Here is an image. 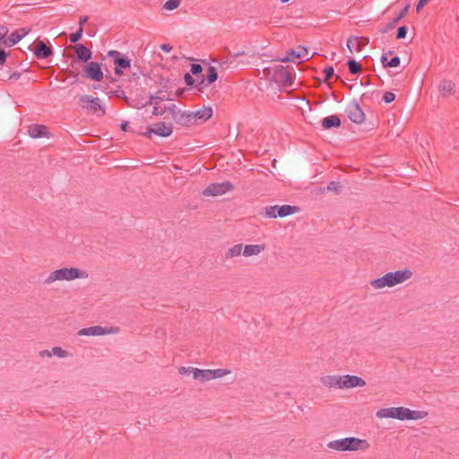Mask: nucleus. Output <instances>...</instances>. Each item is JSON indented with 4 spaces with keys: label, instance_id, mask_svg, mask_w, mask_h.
Returning a JSON list of instances; mask_svg holds the SVG:
<instances>
[{
    "label": "nucleus",
    "instance_id": "bb28decb",
    "mask_svg": "<svg viewBox=\"0 0 459 459\" xmlns=\"http://www.w3.org/2000/svg\"><path fill=\"white\" fill-rule=\"evenodd\" d=\"M193 377L202 382L210 381L212 380L211 369H200L195 368V370H193Z\"/></svg>",
    "mask_w": 459,
    "mask_h": 459
},
{
    "label": "nucleus",
    "instance_id": "f704fd0d",
    "mask_svg": "<svg viewBox=\"0 0 459 459\" xmlns=\"http://www.w3.org/2000/svg\"><path fill=\"white\" fill-rule=\"evenodd\" d=\"M348 67L352 74H356L361 70V65L353 59L348 61Z\"/></svg>",
    "mask_w": 459,
    "mask_h": 459
},
{
    "label": "nucleus",
    "instance_id": "0eeeda50",
    "mask_svg": "<svg viewBox=\"0 0 459 459\" xmlns=\"http://www.w3.org/2000/svg\"><path fill=\"white\" fill-rule=\"evenodd\" d=\"M108 56L113 59L116 74L121 75L123 74V69L130 67L131 60L119 51L110 50L108 52Z\"/></svg>",
    "mask_w": 459,
    "mask_h": 459
},
{
    "label": "nucleus",
    "instance_id": "a878e982",
    "mask_svg": "<svg viewBox=\"0 0 459 459\" xmlns=\"http://www.w3.org/2000/svg\"><path fill=\"white\" fill-rule=\"evenodd\" d=\"M299 211L298 206L284 204L281 206L278 205V217L283 218L291 214H294Z\"/></svg>",
    "mask_w": 459,
    "mask_h": 459
},
{
    "label": "nucleus",
    "instance_id": "a19ab883",
    "mask_svg": "<svg viewBox=\"0 0 459 459\" xmlns=\"http://www.w3.org/2000/svg\"><path fill=\"white\" fill-rule=\"evenodd\" d=\"M407 31H408V29L406 26L399 27L398 30H397V34H396V39H404L406 37Z\"/></svg>",
    "mask_w": 459,
    "mask_h": 459
},
{
    "label": "nucleus",
    "instance_id": "58836bf2",
    "mask_svg": "<svg viewBox=\"0 0 459 459\" xmlns=\"http://www.w3.org/2000/svg\"><path fill=\"white\" fill-rule=\"evenodd\" d=\"M83 28H78L77 31L74 33H72L70 35V41L73 43H76L79 41L82 36Z\"/></svg>",
    "mask_w": 459,
    "mask_h": 459
},
{
    "label": "nucleus",
    "instance_id": "6e6d98bb",
    "mask_svg": "<svg viewBox=\"0 0 459 459\" xmlns=\"http://www.w3.org/2000/svg\"><path fill=\"white\" fill-rule=\"evenodd\" d=\"M152 114L155 115V116L162 115L163 111L161 109H160L157 106H154L153 107V110H152Z\"/></svg>",
    "mask_w": 459,
    "mask_h": 459
},
{
    "label": "nucleus",
    "instance_id": "5701e85b",
    "mask_svg": "<svg viewBox=\"0 0 459 459\" xmlns=\"http://www.w3.org/2000/svg\"><path fill=\"white\" fill-rule=\"evenodd\" d=\"M34 55L39 59H45L52 55V49L47 47L43 41H39L35 47Z\"/></svg>",
    "mask_w": 459,
    "mask_h": 459
},
{
    "label": "nucleus",
    "instance_id": "f8f14e48",
    "mask_svg": "<svg viewBox=\"0 0 459 459\" xmlns=\"http://www.w3.org/2000/svg\"><path fill=\"white\" fill-rule=\"evenodd\" d=\"M84 72L86 77L92 81L100 82L103 79V73L101 71L100 64L97 62L89 63L85 66Z\"/></svg>",
    "mask_w": 459,
    "mask_h": 459
},
{
    "label": "nucleus",
    "instance_id": "13d9d810",
    "mask_svg": "<svg viewBox=\"0 0 459 459\" xmlns=\"http://www.w3.org/2000/svg\"><path fill=\"white\" fill-rule=\"evenodd\" d=\"M244 55H245L244 51H238V52L233 53L232 56L233 57H238V56H244Z\"/></svg>",
    "mask_w": 459,
    "mask_h": 459
},
{
    "label": "nucleus",
    "instance_id": "49530a36",
    "mask_svg": "<svg viewBox=\"0 0 459 459\" xmlns=\"http://www.w3.org/2000/svg\"><path fill=\"white\" fill-rule=\"evenodd\" d=\"M195 368H192V367H180L178 368V373L180 375H185V374H188V373H192L193 374V370H195Z\"/></svg>",
    "mask_w": 459,
    "mask_h": 459
},
{
    "label": "nucleus",
    "instance_id": "37998d69",
    "mask_svg": "<svg viewBox=\"0 0 459 459\" xmlns=\"http://www.w3.org/2000/svg\"><path fill=\"white\" fill-rule=\"evenodd\" d=\"M324 72H325V81L326 82L333 76L334 70H333V67L329 66V67L325 68Z\"/></svg>",
    "mask_w": 459,
    "mask_h": 459
},
{
    "label": "nucleus",
    "instance_id": "680f3d73",
    "mask_svg": "<svg viewBox=\"0 0 459 459\" xmlns=\"http://www.w3.org/2000/svg\"><path fill=\"white\" fill-rule=\"evenodd\" d=\"M13 77H14V78H18V75H16V74H13V75L11 76V78H13Z\"/></svg>",
    "mask_w": 459,
    "mask_h": 459
},
{
    "label": "nucleus",
    "instance_id": "79ce46f5",
    "mask_svg": "<svg viewBox=\"0 0 459 459\" xmlns=\"http://www.w3.org/2000/svg\"><path fill=\"white\" fill-rule=\"evenodd\" d=\"M395 99V95L391 91H385L383 95V101L385 103H391Z\"/></svg>",
    "mask_w": 459,
    "mask_h": 459
},
{
    "label": "nucleus",
    "instance_id": "4be33fe9",
    "mask_svg": "<svg viewBox=\"0 0 459 459\" xmlns=\"http://www.w3.org/2000/svg\"><path fill=\"white\" fill-rule=\"evenodd\" d=\"M265 249L264 244L246 245L243 246V255L246 257L258 255Z\"/></svg>",
    "mask_w": 459,
    "mask_h": 459
},
{
    "label": "nucleus",
    "instance_id": "4c0bfd02",
    "mask_svg": "<svg viewBox=\"0 0 459 459\" xmlns=\"http://www.w3.org/2000/svg\"><path fill=\"white\" fill-rule=\"evenodd\" d=\"M341 189V185L339 182L332 181L326 186V191L339 193Z\"/></svg>",
    "mask_w": 459,
    "mask_h": 459
},
{
    "label": "nucleus",
    "instance_id": "a211bd4d",
    "mask_svg": "<svg viewBox=\"0 0 459 459\" xmlns=\"http://www.w3.org/2000/svg\"><path fill=\"white\" fill-rule=\"evenodd\" d=\"M455 83L449 80H443L438 83L437 89L440 95L444 98H447L455 92Z\"/></svg>",
    "mask_w": 459,
    "mask_h": 459
},
{
    "label": "nucleus",
    "instance_id": "393cba45",
    "mask_svg": "<svg viewBox=\"0 0 459 459\" xmlns=\"http://www.w3.org/2000/svg\"><path fill=\"white\" fill-rule=\"evenodd\" d=\"M341 126V119L337 115L328 116L322 120V126L324 129H330L332 127H339Z\"/></svg>",
    "mask_w": 459,
    "mask_h": 459
},
{
    "label": "nucleus",
    "instance_id": "20e7f679",
    "mask_svg": "<svg viewBox=\"0 0 459 459\" xmlns=\"http://www.w3.org/2000/svg\"><path fill=\"white\" fill-rule=\"evenodd\" d=\"M120 332L119 327L110 326L104 327L101 325H94L90 327L82 328L78 331L80 336H100L106 334H117Z\"/></svg>",
    "mask_w": 459,
    "mask_h": 459
},
{
    "label": "nucleus",
    "instance_id": "09e8293b",
    "mask_svg": "<svg viewBox=\"0 0 459 459\" xmlns=\"http://www.w3.org/2000/svg\"><path fill=\"white\" fill-rule=\"evenodd\" d=\"M39 356L40 358H46V357L50 358V357H52L51 351H48V350H42V351H40L39 352Z\"/></svg>",
    "mask_w": 459,
    "mask_h": 459
},
{
    "label": "nucleus",
    "instance_id": "a18cd8bd",
    "mask_svg": "<svg viewBox=\"0 0 459 459\" xmlns=\"http://www.w3.org/2000/svg\"><path fill=\"white\" fill-rule=\"evenodd\" d=\"M203 71V68L201 66V65L199 64H193L192 66H191V72L193 74L195 75H199L201 74Z\"/></svg>",
    "mask_w": 459,
    "mask_h": 459
},
{
    "label": "nucleus",
    "instance_id": "e2e57ef3",
    "mask_svg": "<svg viewBox=\"0 0 459 459\" xmlns=\"http://www.w3.org/2000/svg\"><path fill=\"white\" fill-rule=\"evenodd\" d=\"M201 76H202L201 82H204V75H201Z\"/></svg>",
    "mask_w": 459,
    "mask_h": 459
},
{
    "label": "nucleus",
    "instance_id": "2f4dec72",
    "mask_svg": "<svg viewBox=\"0 0 459 459\" xmlns=\"http://www.w3.org/2000/svg\"><path fill=\"white\" fill-rule=\"evenodd\" d=\"M181 0H167L163 4V8L168 11H173L179 6Z\"/></svg>",
    "mask_w": 459,
    "mask_h": 459
},
{
    "label": "nucleus",
    "instance_id": "052dcab7",
    "mask_svg": "<svg viewBox=\"0 0 459 459\" xmlns=\"http://www.w3.org/2000/svg\"><path fill=\"white\" fill-rule=\"evenodd\" d=\"M281 3L285 4L288 3L290 0H279Z\"/></svg>",
    "mask_w": 459,
    "mask_h": 459
},
{
    "label": "nucleus",
    "instance_id": "aec40b11",
    "mask_svg": "<svg viewBox=\"0 0 459 459\" xmlns=\"http://www.w3.org/2000/svg\"><path fill=\"white\" fill-rule=\"evenodd\" d=\"M192 115L194 117L195 124L198 123L199 121L204 122L212 117V109L211 107H204L195 112H192Z\"/></svg>",
    "mask_w": 459,
    "mask_h": 459
},
{
    "label": "nucleus",
    "instance_id": "bf43d9fd",
    "mask_svg": "<svg viewBox=\"0 0 459 459\" xmlns=\"http://www.w3.org/2000/svg\"><path fill=\"white\" fill-rule=\"evenodd\" d=\"M122 131H126L127 128V122H124L120 126Z\"/></svg>",
    "mask_w": 459,
    "mask_h": 459
},
{
    "label": "nucleus",
    "instance_id": "1a4fd4ad",
    "mask_svg": "<svg viewBox=\"0 0 459 459\" xmlns=\"http://www.w3.org/2000/svg\"><path fill=\"white\" fill-rule=\"evenodd\" d=\"M233 189V186L230 182L225 181L222 183H213L209 185L203 192L206 196H217L226 194L227 192Z\"/></svg>",
    "mask_w": 459,
    "mask_h": 459
},
{
    "label": "nucleus",
    "instance_id": "9d476101",
    "mask_svg": "<svg viewBox=\"0 0 459 459\" xmlns=\"http://www.w3.org/2000/svg\"><path fill=\"white\" fill-rule=\"evenodd\" d=\"M345 112L349 119L355 124H362L365 121V114L357 101L351 102Z\"/></svg>",
    "mask_w": 459,
    "mask_h": 459
},
{
    "label": "nucleus",
    "instance_id": "f257e3e1",
    "mask_svg": "<svg viewBox=\"0 0 459 459\" xmlns=\"http://www.w3.org/2000/svg\"><path fill=\"white\" fill-rule=\"evenodd\" d=\"M320 383L327 388L350 389L363 387L366 381L357 376L351 375H326L320 377Z\"/></svg>",
    "mask_w": 459,
    "mask_h": 459
},
{
    "label": "nucleus",
    "instance_id": "f03ea898",
    "mask_svg": "<svg viewBox=\"0 0 459 459\" xmlns=\"http://www.w3.org/2000/svg\"><path fill=\"white\" fill-rule=\"evenodd\" d=\"M412 272L409 269L389 272L380 278L370 281L369 284L373 290H381L385 287H394L411 279Z\"/></svg>",
    "mask_w": 459,
    "mask_h": 459
},
{
    "label": "nucleus",
    "instance_id": "5fc2aeb1",
    "mask_svg": "<svg viewBox=\"0 0 459 459\" xmlns=\"http://www.w3.org/2000/svg\"><path fill=\"white\" fill-rule=\"evenodd\" d=\"M387 54H384L382 56H381V62H382V65H384V67H387V65L388 64V59H387V56H386Z\"/></svg>",
    "mask_w": 459,
    "mask_h": 459
},
{
    "label": "nucleus",
    "instance_id": "e433bc0d",
    "mask_svg": "<svg viewBox=\"0 0 459 459\" xmlns=\"http://www.w3.org/2000/svg\"><path fill=\"white\" fill-rule=\"evenodd\" d=\"M167 100V97L165 94H160V95H152L150 94L148 101L144 104V106L151 105L153 101L159 100L163 101Z\"/></svg>",
    "mask_w": 459,
    "mask_h": 459
},
{
    "label": "nucleus",
    "instance_id": "f3484780",
    "mask_svg": "<svg viewBox=\"0 0 459 459\" xmlns=\"http://www.w3.org/2000/svg\"><path fill=\"white\" fill-rule=\"evenodd\" d=\"M350 446L351 445L349 443V437L333 440L327 444V447L329 449L340 451V452L350 451Z\"/></svg>",
    "mask_w": 459,
    "mask_h": 459
},
{
    "label": "nucleus",
    "instance_id": "ddd939ff",
    "mask_svg": "<svg viewBox=\"0 0 459 459\" xmlns=\"http://www.w3.org/2000/svg\"><path fill=\"white\" fill-rule=\"evenodd\" d=\"M147 134L149 136L151 134H154L159 136L166 137L172 134V126L165 122H159L153 125V126L148 130Z\"/></svg>",
    "mask_w": 459,
    "mask_h": 459
},
{
    "label": "nucleus",
    "instance_id": "7ed1b4c3",
    "mask_svg": "<svg viewBox=\"0 0 459 459\" xmlns=\"http://www.w3.org/2000/svg\"><path fill=\"white\" fill-rule=\"evenodd\" d=\"M88 276V273L84 270H81L75 267H64L49 273V274L44 280V284L50 285L57 281H71L76 279H87Z\"/></svg>",
    "mask_w": 459,
    "mask_h": 459
},
{
    "label": "nucleus",
    "instance_id": "dca6fc26",
    "mask_svg": "<svg viewBox=\"0 0 459 459\" xmlns=\"http://www.w3.org/2000/svg\"><path fill=\"white\" fill-rule=\"evenodd\" d=\"M349 443H350V451L355 452V451H367L370 445L366 439H360L358 437H349Z\"/></svg>",
    "mask_w": 459,
    "mask_h": 459
},
{
    "label": "nucleus",
    "instance_id": "4d7b16f0",
    "mask_svg": "<svg viewBox=\"0 0 459 459\" xmlns=\"http://www.w3.org/2000/svg\"><path fill=\"white\" fill-rule=\"evenodd\" d=\"M114 94H115L117 97L120 98V97H122V96H124V95H125V92H124V91H123L122 89L118 88L117 90H116V91H114Z\"/></svg>",
    "mask_w": 459,
    "mask_h": 459
},
{
    "label": "nucleus",
    "instance_id": "864d4df0",
    "mask_svg": "<svg viewBox=\"0 0 459 459\" xmlns=\"http://www.w3.org/2000/svg\"><path fill=\"white\" fill-rule=\"evenodd\" d=\"M160 49L163 50L164 52L169 53V52L171 51L172 47L170 45H169V44H162L160 46Z\"/></svg>",
    "mask_w": 459,
    "mask_h": 459
},
{
    "label": "nucleus",
    "instance_id": "c756f323",
    "mask_svg": "<svg viewBox=\"0 0 459 459\" xmlns=\"http://www.w3.org/2000/svg\"><path fill=\"white\" fill-rule=\"evenodd\" d=\"M394 407L383 408L377 411L376 416L379 419L393 418L394 419Z\"/></svg>",
    "mask_w": 459,
    "mask_h": 459
},
{
    "label": "nucleus",
    "instance_id": "b1692460",
    "mask_svg": "<svg viewBox=\"0 0 459 459\" xmlns=\"http://www.w3.org/2000/svg\"><path fill=\"white\" fill-rule=\"evenodd\" d=\"M27 31L24 29H21L20 30H15L9 37H7L6 41L4 42V47H13L16 43H18L25 35Z\"/></svg>",
    "mask_w": 459,
    "mask_h": 459
},
{
    "label": "nucleus",
    "instance_id": "3c124183",
    "mask_svg": "<svg viewBox=\"0 0 459 459\" xmlns=\"http://www.w3.org/2000/svg\"><path fill=\"white\" fill-rule=\"evenodd\" d=\"M6 53L4 49H0V65H4L6 59Z\"/></svg>",
    "mask_w": 459,
    "mask_h": 459
},
{
    "label": "nucleus",
    "instance_id": "c9c22d12",
    "mask_svg": "<svg viewBox=\"0 0 459 459\" xmlns=\"http://www.w3.org/2000/svg\"><path fill=\"white\" fill-rule=\"evenodd\" d=\"M52 356H56L57 358H66L69 356V353L62 349L61 347H53L51 350Z\"/></svg>",
    "mask_w": 459,
    "mask_h": 459
},
{
    "label": "nucleus",
    "instance_id": "603ef678",
    "mask_svg": "<svg viewBox=\"0 0 459 459\" xmlns=\"http://www.w3.org/2000/svg\"><path fill=\"white\" fill-rule=\"evenodd\" d=\"M88 16H82L79 20V28H83V25L88 22Z\"/></svg>",
    "mask_w": 459,
    "mask_h": 459
},
{
    "label": "nucleus",
    "instance_id": "72a5a7b5",
    "mask_svg": "<svg viewBox=\"0 0 459 459\" xmlns=\"http://www.w3.org/2000/svg\"><path fill=\"white\" fill-rule=\"evenodd\" d=\"M278 205L266 206L264 208V214L268 218H276L278 217Z\"/></svg>",
    "mask_w": 459,
    "mask_h": 459
},
{
    "label": "nucleus",
    "instance_id": "423d86ee",
    "mask_svg": "<svg viewBox=\"0 0 459 459\" xmlns=\"http://www.w3.org/2000/svg\"><path fill=\"white\" fill-rule=\"evenodd\" d=\"M80 102L84 109L90 110L93 113L100 112V116H104L106 113L99 98H95L91 95H82L80 97Z\"/></svg>",
    "mask_w": 459,
    "mask_h": 459
},
{
    "label": "nucleus",
    "instance_id": "c03bdc74",
    "mask_svg": "<svg viewBox=\"0 0 459 459\" xmlns=\"http://www.w3.org/2000/svg\"><path fill=\"white\" fill-rule=\"evenodd\" d=\"M400 57L399 56H394L391 60H389L387 65V67H397L400 65Z\"/></svg>",
    "mask_w": 459,
    "mask_h": 459
},
{
    "label": "nucleus",
    "instance_id": "c85d7f7f",
    "mask_svg": "<svg viewBox=\"0 0 459 459\" xmlns=\"http://www.w3.org/2000/svg\"><path fill=\"white\" fill-rule=\"evenodd\" d=\"M408 10H409V5H406V6H405L402 11H401V13H399L395 18H394V19H393V21H392L390 23H388V24L386 25V27H385L382 31H383V32H386V31H388L389 30H392V29L395 26V24H396L400 20H402V19L404 17V15L408 13Z\"/></svg>",
    "mask_w": 459,
    "mask_h": 459
},
{
    "label": "nucleus",
    "instance_id": "2eb2a0df",
    "mask_svg": "<svg viewBox=\"0 0 459 459\" xmlns=\"http://www.w3.org/2000/svg\"><path fill=\"white\" fill-rule=\"evenodd\" d=\"M173 118L178 124L183 126H189L195 124L192 112L178 111L173 114Z\"/></svg>",
    "mask_w": 459,
    "mask_h": 459
},
{
    "label": "nucleus",
    "instance_id": "ea45409f",
    "mask_svg": "<svg viewBox=\"0 0 459 459\" xmlns=\"http://www.w3.org/2000/svg\"><path fill=\"white\" fill-rule=\"evenodd\" d=\"M8 28L6 26H0V45L4 46V42L7 39Z\"/></svg>",
    "mask_w": 459,
    "mask_h": 459
},
{
    "label": "nucleus",
    "instance_id": "cd10ccee",
    "mask_svg": "<svg viewBox=\"0 0 459 459\" xmlns=\"http://www.w3.org/2000/svg\"><path fill=\"white\" fill-rule=\"evenodd\" d=\"M240 255H243V245L236 244L226 250L225 258L232 259L234 257L239 256Z\"/></svg>",
    "mask_w": 459,
    "mask_h": 459
},
{
    "label": "nucleus",
    "instance_id": "6e6552de",
    "mask_svg": "<svg viewBox=\"0 0 459 459\" xmlns=\"http://www.w3.org/2000/svg\"><path fill=\"white\" fill-rule=\"evenodd\" d=\"M294 74L282 65L274 68L273 80L283 86L289 87L293 84Z\"/></svg>",
    "mask_w": 459,
    "mask_h": 459
},
{
    "label": "nucleus",
    "instance_id": "473e14b6",
    "mask_svg": "<svg viewBox=\"0 0 459 459\" xmlns=\"http://www.w3.org/2000/svg\"><path fill=\"white\" fill-rule=\"evenodd\" d=\"M217 78H218V74H217L216 68L213 66H209L207 75H206V79H207L208 82L212 83L217 80Z\"/></svg>",
    "mask_w": 459,
    "mask_h": 459
},
{
    "label": "nucleus",
    "instance_id": "412c9836",
    "mask_svg": "<svg viewBox=\"0 0 459 459\" xmlns=\"http://www.w3.org/2000/svg\"><path fill=\"white\" fill-rule=\"evenodd\" d=\"M76 56L79 60L86 63L91 58V51L82 44H76L74 47Z\"/></svg>",
    "mask_w": 459,
    "mask_h": 459
},
{
    "label": "nucleus",
    "instance_id": "6ab92c4d",
    "mask_svg": "<svg viewBox=\"0 0 459 459\" xmlns=\"http://www.w3.org/2000/svg\"><path fill=\"white\" fill-rule=\"evenodd\" d=\"M28 133L32 138H39V137H49L50 133L48 131L47 127L43 125H31L28 128Z\"/></svg>",
    "mask_w": 459,
    "mask_h": 459
},
{
    "label": "nucleus",
    "instance_id": "7c9ffc66",
    "mask_svg": "<svg viewBox=\"0 0 459 459\" xmlns=\"http://www.w3.org/2000/svg\"><path fill=\"white\" fill-rule=\"evenodd\" d=\"M211 374L212 379H216L230 374V370L226 368L211 369Z\"/></svg>",
    "mask_w": 459,
    "mask_h": 459
},
{
    "label": "nucleus",
    "instance_id": "de8ad7c7",
    "mask_svg": "<svg viewBox=\"0 0 459 459\" xmlns=\"http://www.w3.org/2000/svg\"><path fill=\"white\" fill-rule=\"evenodd\" d=\"M184 80H185V82L186 83V85L188 86H193L194 83H195V79L193 78V76L186 73L184 76Z\"/></svg>",
    "mask_w": 459,
    "mask_h": 459
},
{
    "label": "nucleus",
    "instance_id": "8fccbe9b",
    "mask_svg": "<svg viewBox=\"0 0 459 459\" xmlns=\"http://www.w3.org/2000/svg\"><path fill=\"white\" fill-rule=\"evenodd\" d=\"M429 1V0H419L417 6H416V11L420 12L424 7V5L427 4V3Z\"/></svg>",
    "mask_w": 459,
    "mask_h": 459
},
{
    "label": "nucleus",
    "instance_id": "39448f33",
    "mask_svg": "<svg viewBox=\"0 0 459 459\" xmlns=\"http://www.w3.org/2000/svg\"><path fill=\"white\" fill-rule=\"evenodd\" d=\"M394 419H397L400 420H421L424 419L428 412L423 411H416V410H411L406 407H394Z\"/></svg>",
    "mask_w": 459,
    "mask_h": 459
},
{
    "label": "nucleus",
    "instance_id": "4468645a",
    "mask_svg": "<svg viewBox=\"0 0 459 459\" xmlns=\"http://www.w3.org/2000/svg\"><path fill=\"white\" fill-rule=\"evenodd\" d=\"M368 39L360 37H351L347 40V48L351 53L360 52L362 48L368 44Z\"/></svg>",
    "mask_w": 459,
    "mask_h": 459
},
{
    "label": "nucleus",
    "instance_id": "9b49d317",
    "mask_svg": "<svg viewBox=\"0 0 459 459\" xmlns=\"http://www.w3.org/2000/svg\"><path fill=\"white\" fill-rule=\"evenodd\" d=\"M299 58H306V59L310 58L309 52L307 48H305L303 46H299L297 50L290 49L287 52L286 56L280 58L279 60L282 63H287V62H294L296 59H299Z\"/></svg>",
    "mask_w": 459,
    "mask_h": 459
}]
</instances>
